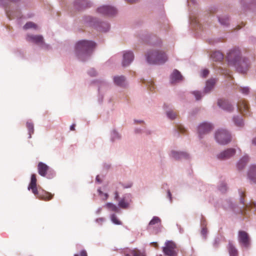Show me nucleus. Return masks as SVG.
<instances>
[{
	"instance_id": "obj_48",
	"label": "nucleus",
	"mask_w": 256,
	"mask_h": 256,
	"mask_svg": "<svg viewBox=\"0 0 256 256\" xmlns=\"http://www.w3.org/2000/svg\"><path fill=\"white\" fill-rule=\"evenodd\" d=\"M192 24H196L197 26L198 27L200 28V25L198 24V22L196 20H192Z\"/></svg>"
},
{
	"instance_id": "obj_33",
	"label": "nucleus",
	"mask_w": 256,
	"mask_h": 256,
	"mask_svg": "<svg viewBox=\"0 0 256 256\" xmlns=\"http://www.w3.org/2000/svg\"><path fill=\"white\" fill-rule=\"evenodd\" d=\"M106 207L109 209L110 210L114 212H118V207L112 203H107L106 205Z\"/></svg>"
},
{
	"instance_id": "obj_38",
	"label": "nucleus",
	"mask_w": 256,
	"mask_h": 256,
	"mask_svg": "<svg viewBox=\"0 0 256 256\" xmlns=\"http://www.w3.org/2000/svg\"><path fill=\"white\" fill-rule=\"evenodd\" d=\"M239 90L244 94H248L250 92V88L248 86L240 87Z\"/></svg>"
},
{
	"instance_id": "obj_61",
	"label": "nucleus",
	"mask_w": 256,
	"mask_h": 256,
	"mask_svg": "<svg viewBox=\"0 0 256 256\" xmlns=\"http://www.w3.org/2000/svg\"><path fill=\"white\" fill-rule=\"evenodd\" d=\"M96 179L97 180H99V178H98V176L96 177Z\"/></svg>"
},
{
	"instance_id": "obj_36",
	"label": "nucleus",
	"mask_w": 256,
	"mask_h": 256,
	"mask_svg": "<svg viewBox=\"0 0 256 256\" xmlns=\"http://www.w3.org/2000/svg\"><path fill=\"white\" fill-rule=\"evenodd\" d=\"M220 243V238L218 236H216L214 238V240L212 242V246L214 248H218Z\"/></svg>"
},
{
	"instance_id": "obj_32",
	"label": "nucleus",
	"mask_w": 256,
	"mask_h": 256,
	"mask_svg": "<svg viewBox=\"0 0 256 256\" xmlns=\"http://www.w3.org/2000/svg\"><path fill=\"white\" fill-rule=\"evenodd\" d=\"M37 28V26L32 22H28L24 26V30H28L30 28H34L36 30Z\"/></svg>"
},
{
	"instance_id": "obj_4",
	"label": "nucleus",
	"mask_w": 256,
	"mask_h": 256,
	"mask_svg": "<svg viewBox=\"0 0 256 256\" xmlns=\"http://www.w3.org/2000/svg\"><path fill=\"white\" fill-rule=\"evenodd\" d=\"M215 139L220 145H226L231 141V135L226 130L221 129L216 132Z\"/></svg>"
},
{
	"instance_id": "obj_62",
	"label": "nucleus",
	"mask_w": 256,
	"mask_h": 256,
	"mask_svg": "<svg viewBox=\"0 0 256 256\" xmlns=\"http://www.w3.org/2000/svg\"><path fill=\"white\" fill-rule=\"evenodd\" d=\"M74 256H78V254H74Z\"/></svg>"
},
{
	"instance_id": "obj_57",
	"label": "nucleus",
	"mask_w": 256,
	"mask_h": 256,
	"mask_svg": "<svg viewBox=\"0 0 256 256\" xmlns=\"http://www.w3.org/2000/svg\"><path fill=\"white\" fill-rule=\"evenodd\" d=\"M190 2H192L194 4L196 2L195 0H190Z\"/></svg>"
},
{
	"instance_id": "obj_47",
	"label": "nucleus",
	"mask_w": 256,
	"mask_h": 256,
	"mask_svg": "<svg viewBox=\"0 0 256 256\" xmlns=\"http://www.w3.org/2000/svg\"><path fill=\"white\" fill-rule=\"evenodd\" d=\"M6 14H7L8 17L10 19H12V18H14V15L13 14H12L10 12L8 11V10H6Z\"/></svg>"
},
{
	"instance_id": "obj_58",
	"label": "nucleus",
	"mask_w": 256,
	"mask_h": 256,
	"mask_svg": "<svg viewBox=\"0 0 256 256\" xmlns=\"http://www.w3.org/2000/svg\"><path fill=\"white\" fill-rule=\"evenodd\" d=\"M98 192H99L100 194H102V192L100 190H98Z\"/></svg>"
},
{
	"instance_id": "obj_46",
	"label": "nucleus",
	"mask_w": 256,
	"mask_h": 256,
	"mask_svg": "<svg viewBox=\"0 0 256 256\" xmlns=\"http://www.w3.org/2000/svg\"><path fill=\"white\" fill-rule=\"evenodd\" d=\"M166 197L169 198L170 202H172V194L170 190H168L166 192Z\"/></svg>"
},
{
	"instance_id": "obj_43",
	"label": "nucleus",
	"mask_w": 256,
	"mask_h": 256,
	"mask_svg": "<svg viewBox=\"0 0 256 256\" xmlns=\"http://www.w3.org/2000/svg\"><path fill=\"white\" fill-rule=\"evenodd\" d=\"M239 194H240V202L241 204H244V206H245V204H244V199L243 198V196H244V192L241 190H239Z\"/></svg>"
},
{
	"instance_id": "obj_20",
	"label": "nucleus",
	"mask_w": 256,
	"mask_h": 256,
	"mask_svg": "<svg viewBox=\"0 0 256 256\" xmlns=\"http://www.w3.org/2000/svg\"><path fill=\"white\" fill-rule=\"evenodd\" d=\"M248 161V156H244L240 158L236 163V168L238 170H243Z\"/></svg>"
},
{
	"instance_id": "obj_12",
	"label": "nucleus",
	"mask_w": 256,
	"mask_h": 256,
	"mask_svg": "<svg viewBox=\"0 0 256 256\" xmlns=\"http://www.w3.org/2000/svg\"><path fill=\"white\" fill-rule=\"evenodd\" d=\"M98 12L104 15L112 16L117 13V10L109 6H104L98 8Z\"/></svg>"
},
{
	"instance_id": "obj_51",
	"label": "nucleus",
	"mask_w": 256,
	"mask_h": 256,
	"mask_svg": "<svg viewBox=\"0 0 256 256\" xmlns=\"http://www.w3.org/2000/svg\"><path fill=\"white\" fill-rule=\"evenodd\" d=\"M75 124H72L70 127V130H75Z\"/></svg>"
},
{
	"instance_id": "obj_16",
	"label": "nucleus",
	"mask_w": 256,
	"mask_h": 256,
	"mask_svg": "<svg viewBox=\"0 0 256 256\" xmlns=\"http://www.w3.org/2000/svg\"><path fill=\"white\" fill-rule=\"evenodd\" d=\"M182 80V76L177 70H174L170 75V82L172 84L180 82Z\"/></svg>"
},
{
	"instance_id": "obj_3",
	"label": "nucleus",
	"mask_w": 256,
	"mask_h": 256,
	"mask_svg": "<svg viewBox=\"0 0 256 256\" xmlns=\"http://www.w3.org/2000/svg\"><path fill=\"white\" fill-rule=\"evenodd\" d=\"M28 190H32L36 198L46 201L52 200L54 195L45 190H42V192L38 191L36 186V178L35 174H32L31 176V180L28 186Z\"/></svg>"
},
{
	"instance_id": "obj_26",
	"label": "nucleus",
	"mask_w": 256,
	"mask_h": 256,
	"mask_svg": "<svg viewBox=\"0 0 256 256\" xmlns=\"http://www.w3.org/2000/svg\"><path fill=\"white\" fill-rule=\"evenodd\" d=\"M233 122L237 126L241 127L244 125L243 120L240 116H234L233 117Z\"/></svg>"
},
{
	"instance_id": "obj_18",
	"label": "nucleus",
	"mask_w": 256,
	"mask_h": 256,
	"mask_svg": "<svg viewBox=\"0 0 256 256\" xmlns=\"http://www.w3.org/2000/svg\"><path fill=\"white\" fill-rule=\"evenodd\" d=\"M216 82V80L214 78L208 80L206 82V86L204 90V94H207L213 90Z\"/></svg>"
},
{
	"instance_id": "obj_28",
	"label": "nucleus",
	"mask_w": 256,
	"mask_h": 256,
	"mask_svg": "<svg viewBox=\"0 0 256 256\" xmlns=\"http://www.w3.org/2000/svg\"><path fill=\"white\" fill-rule=\"evenodd\" d=\"M192 94L195 96L196 100H200L202 98L205 94L204 93V91L202 92L198 90L193 91L192 92Z\"/></svg>"
},
{
	"instance_id": "obj_5",
	"label": "nucleus",
	"mask_w": 256,
	"mask_h": 256,
	"mask_svg": "<svg viewBox=\"0 0 256 256\" xmlns=\"http://www.w3.org/2000/svg\"><path fill=\"white\" fill-rule=\"evenodd\" d=\"M162 252L165 256H178V250L175 242L172 240H166L162 247Z\"/></svg>"
},
{
	"instance_id": "obj_14",
	"label": "nucleus",
	"mask_w": 256,
	"mask_h": 256,
	"mask_svg": "<svg viewBox=\"0 0 256 256\" xmlns=\"http://www.w3.org/2000/svg\"><path fill=\"white\" fill-rule=\"evenodd\" d=\"M170 156L176 160H180L182 159L187 160L190 158V155L188 153L184 152L176 151L174 150L171 151Z\"/></svg>"
},
{
	"instance_id": "obj_17",
	"label": "nucleus",
	"mask_w": 256,
	"mask_h": 256,
	"mask_svg": "<svg viewBox=\"0 0 256 256\" xmlns=\"http://www.w3.org/2000/svg\"><path fill=\"white\" fill-rule=\"evenodd\" d=\"M134 56L132 52H126L123 55L122 66H128L133 60Z\"/></svg>"
},
{
	"instance_id": "obj_52",
	"label": "nucleus",
	"mask_w": 256,
	"mask_h": 256,
	"mask_svg": "<svg viewBox=\"0 0 256 256\" xmlns=\"http://www.w3.org/2000/svg\"><path fill=\"white\" fill-rule=\"evenodd\" d=\"M114 195H115V199L116 200H118V198L119 197L118 192H116L115 193H114Z\"/></svg>"
},
{
	"instance_id": "obj_54",
	"label": "nucleus",
	"mask_w": 256,
	"mask_h": 256,
	"mask_svg": "<svg viewBox=\"0 0 256 256\" xmlns=\"http://www.w3.org/2000/svg\"><path fill=\"white\" fill-rule=\"evenodd\" d=\"M252 143L253 144L256 146V138H254L252 140Z\"/></svg>"
},
{
	"instance_id": "obj_8",
	"label": "nucleus",
	"mask_w": 256,
	"mask_h": 256,
	"mask_svg": "<svg viewBox=\"0 0 256 256\" xmlns=\"http://www.w3.org/2000/svg\"><path fill=\"white\" fill-rule=\"evenodd\" d=\"M212 129L213 126L210 123L204 122L200 124L198 127L199 138H203L204 136L208 134Z\"/></svg>"
},
{
	"instance_id": "obj_63",
	"label": "nucleus",
	"mask_w": 256,
	"mask_h": 256,
	"mask_svg": "<svg viewBox=\"0 0 256 256\" xmlns=\"http://www.w3.org/2000/svg\"><path fill=\"white\" fill-rule=\"evenodd\" d=\"M160 18H162V14H161V16H160Z\"/></svg>"
},
{
	"instance_id": "obj_45",
	"label": "nucleus",
	"mask_w": 256,
	"mask_h": 256,
	"mask_svg": "<svg viewBox=\"0 0 256 256\" xmlns=\"http://www.w3.org/2000/svg\"><path fill=\"white\" fill-rule=\"evenodd\" d=\"M88 74L92 76H94L96 75V72L94 69L92 68L88 71Z\"/></svg>"
},
{
	"instance_id": "obj_53",
	"label": "nucleus",
	"mask_w": 256,
	"mask_h": 256,
	"mask_svg": "<svg viewBox=\"0 0 256 256\" xmlns=\"http://www.w3.org/2000/svg\"><path fill=\"white\" fill-rule=\"evenodd\" d=\"M104 220V219L103 218H100L96 220V221L98 222H102Z\"/></svg>"
},
{
	"instance_id": "obj_25",
	"label": "nucleus",
	"mask_w": 256,
	"mask_h": 256,
	"mask_svg": "<svg viewBox=\"0 0 256 256\" xmlns=\"http://www.w3.org/2000/svg\"><path fill=\"white\" fill-rule=\"evenodd\" d=\"M114 82L116 84L122 86L125 84V78L123 76H115L114 78Z\"/></svg>"
},
{
	"instance_id": "obj_49",
	"label": "nucleus",
	"mask_w": 256,
	"mask_h": 256,
	"mask_svg": "<svg viewBox=\"0 0 256 256\" xmlns=\"http://www.w3.org/2000/svg\"><path fill=\"white\" fill-rule=\"evenodd\" d=\"M151 246L155 248H158V244L157 242H152L150 244Z\"/></svg>"
},
{
	"instance_id": "obj_41",
	"label": "nucleus",
	"mask_w": 256,
	"mask_h": 256,
	"mask_svg": "<svg viewBox=\"0 0 256 256\" xmlns=\"http://www.w3.org/2000/svg\"><path fill=\"white\" fill-rule=\"evenodd\" d=\"M159 218L158 217L154 218L150 222L149 226H152L159 222Z\"/></svg>"
},
{
	"instance_id": "obj_37",
	"label": "nucleus",
	"mask_w": 256,
	"mask_h": 256,
	"mask_svg": "<svg viewBox=\"0 0 256 256\" xmlns=\"http://www.w3.org/2000/svg\"><path fill=\"white\" fill-rule=\"evenodd\" d=\"M111 220L116 224H122L121 222L117 218L116 216L113 214L110 216Z\"/></svg>"
},
{
	"instance_id": "obj_27",
	"label": "nucleus",
	"mask_w": 256,
	"mask_h": 256,
	"mask_svg": "<svg viewBox=\"0 0 256 256\" xmlns=\"http://www.w3.org/2000/svg\"><path fill=\"white\" fill-rule=\"evenodd\" d=\"M256 2V0H241V4L244 7L250 8V5L254 4Z\"/></svg>"
},
{
	"instance_id": "obj_9",
	"label": "nucleus",
	"mask_w": 256,
	"mask_h": 256,
	"mask_svg": "<svg viewBox=\"0 0 256 256\" xmlns=\"http://www.w3.org/2000/svg\"><path fill=\"white\" fill-rule=\"evenodd\" d=\"M236 153L234 148H228L220 152L216 155L217 159L220 160H225L233 157Z\"/></svg>"
},
{
	"instance_id": "obj_35",
	"label": "nucleus",
	"mask_w": 256,
	"mask_h": 256,
	"mask_svg": "<svg viewBox=\"0 0 256 256\" xmlns=\"http://www.w3.org/2000/svg\"><path fill=\"white\" fill-rule=\"evenodd\" d=\"M218 190L222 193H224L227 190V186L226 184L224 182H221L218 186Z\"/></svg>"
},
{
	"instance_id": "obj_40",
	"label": "nucleus",
	"mask_w": 256,
	"mask_h": 256,
	"mask_svg": "<svg viewBox=\"0 0 256 256\" xmlns=\"http://www.w3.org/2000/svg\"><path fill=\"white\" fill-rule=\"evenodd\" d=\"M148 88L150 91H153L155 88V85L154 82L152 81L149 82L148 83Z\"/></svg>"
},
{
	"instance_id": "obj_22",
	"label": "nucleus",
	"mask_w": 256,
	"mask_h": 256,
	"mask_svg": "<svg viewBox=\"0 0 256 256\" xmlns=\"http://www.w3.org/2000/svg\"><path fill=\"white\" fill-rule=\"evenodd\" d=\"M163 108L166 110V117L170 120H174L176 118V114L175 112H174L170 108L167 110V106L164 104L163 106Z\"/></svg>"
},
{
	"instance_id": "obj_19",
	"label": "nucleus",
	"mask_w": 256,
	"mask_h": 256,
	"mask_svg": "<svg viewBox=\"0 0 256 256\" xmlns=\"http://www.w3.org/2000/svg\"><path fill=\"white\" fill-rule=\"evenodd\" d=\"M248 176L252 182H256V165H251L248 172Z\"/></svg>"
},
{
	"instance_id": "obj_23",
	"label": "nucleus",
	"mask_w": 256,
	"mask_h": 256,
	"mask_svg": "<svg viewBox=\"0 0 256 256\" xmlns=\"http://www.w3.org/2000/svg\"><path fill=\"white\" fill-rule=\"evenodd\" d=\"M210 57L214 61L220 62L223 60L224 55L220 52L216 51L212 54Z\"/></svg>"
},
{
	"instance_id": "obj_39",
	"label": "nucleus",
	"mask_w": 256,
	"mask_h": 256,
	"mask_svg": "<svg viewBox=\"0 0 256 256\" xmlns=\"http://www.w3.org/2000/svg\"><path fill=\"white\" fill-rule=\"evenodd\" d=\"M161 64H164L168 60V56L164 52L161 51Z\"/></svg>"
},
{
	"instance_id": "obj_7",
	"label": "nucleus",
	"mask_w": 256,
	"mask_h": 256,
	"mask_svg": "<svg viewBox=\"0 0 256 256\" xmlns=\"http://www.w3.org/2000/svg\"><path fill=\"white\" fill-rule=\"evenodd\" d=\"M238 241L240 244L246 248H248L250 246V238L248 234L244 231L240 230L238 232Z\"/></svg>"
},
{
	"instance_id": "obj_50",
	"label": "nucleus",
	"mask_w": 256,
	"mask_h": 256,
	"mask_svg": "<svg viewBox=\"0 0 256 256\" xmlns=\"http://www.w3.org/2000/svg\"><path fill=\"white\" fill-rule=\"evenodd\" d=\"M80 256H87V253L86 252V251L85 250H82L81 252H80Z\"/></svg>"
},
{
	"instance_id": "obj_44",
	"label": "nucleus",
	"mask_w": 256,
	"mask_h": 256,
	"mask_svg": "<svg viewBox=\"0 0 256 256\" xmlns=\"http://www.w3.org/2000/svg\"><path fill=\"white\" fill-rule=\"evenodd\" d=\"M246 208H252L254 209L255 211H256V203H250L246 204Z\"/></svg>"
},
{
	"instance_id": "obj_11",
	"label": "nucleus",
	"mask_w": 256,
	"mask_h": 256,
	"mask_svg": "<svg viewBox=\"0 0 256 256\" xmlns=\"http://www.w3.org/2000/svg\"><path fill=\"white\" fill-rule=\"evenodd\" d=\"M147 61L148 63L154 64L160 60V54L158 50H152L146 55Z\"/></svg>"
},
{
	"instance_id": "obj_21",
	"label": "nucleus",
	"mask_w": 256,
	"mask_h": 256,
	"mask_svg": "<svg viewBox=\"0 0 256 256\" xmlns=\"http://www.w3.org/2000/svg\"><path fill=\"white\" fill-rule=\"evenodd\" d=\"M227 248L230 256H238V250L231 241L228 242Z\"/></svg>"
},
{
	"instance_id": "obj_60",
	"label": "nucleus",
	"mask_w": 256,
	"mask_h": 256,
	"mask_svg": "<svg viewBox=\"0 0 256 256\" xmlns=\"http://www.w3.org/2000/svg\"><path fill=\"white\" fill-rule=\"evenodd\" d=\"M252 40L254 42H256V39H255V38L254 39V40Z\"/></svg>"
},
{
	"instance_id": "obj_1",
	"label": "nucleus",
	"mask_w": 256,
	"mask_h": 256,
	"mask_svg": "<svg viewBox=\"0 0 256 256\" xmlns=\"http://www.w3.org/2000/svg\"><path fill=\"white\" fill-rule=\"evenodd\" d=\"M226 59L228 64L234 66L240 73L245 74L249 69L250 62L247 58L242 56L238 48H234L230 50Z\"/></svg>"
},
{
	"instance_id": "obj_59",
	"label": "nucleus",
	"mask_w": 256,
	"mask_h": 256,
	"mask_svg": "<svg viewBox=\"0 0 256 256\" xmlns=\"http://www.w3.org/2000/svg\"><path fill=\"white\" fill-rule=\"evenodd\" d=\"M104 196H105V197H106V199L108 197V194H104Z\"/></svg>"
},
{
	"instance_id": "obj_56",
	"label": "nucleus",
	"mask_w": 256,
	"mask_h": 256,
	"mask_svg": "<svg viewBox=\"0 0 256 256\" xmlns=\"http://www.w3.org/2000/svg\"><path fill=\"white\" fill-rule=\"evenodd\" d=\"M4 0H0V4H3L4 1Z\"/></svg>"
},
{
	"instance_id": "obj_10",
	"label": "nucleus",
	"mask_w": 256,
	"mask_h": 256,
	"mask_svg": "<svg viewBox=\"0 0 256 256\" xmlns=\"http://www.w3.org/2000/svg\"><path fill=\"white\" fill-rule=\"evenodd\" d=\"M38 172L42 176L51 178L53 176L52 172L50 171V168L45 164L40 162L38 166Z\"/></svg>"
},
{
	"instance_id": "obj_13",
	"label": "nucleus",
	"mask_w": 256,
	"mask_h": 256,
	"mask_svg": "<svg viewBox=\"0 0 256 256\" xmlns=\"http://www.w3.org/2000/svg\"><path fill=\"white\" fill-rule=\"evenodd\" d=\"M218 105L220 108L228 112L233 111L234 108V107L225 99H219L218 101Z\"/></svg>"
},
{
	"instance_id": "obj_6",
	"label": "nucleus",
	"mask_w": 256,
	"mask_h": 256,
	"mask_svg": "<svg viewBox=\"0 0 256 256\" xmlns=\"http://www.w3.org/2000/svg\"><path fill=\"white\" fill-rule=\"evenodd\" d=\"M26 40L30 42L34 43L42 48L48 49L49 45L45 43L44 38L41 35L27 34L26 38Z\"/></svg>"
},
{
	"instance_id": "obj_15",
	"label": "nucleus",
	"mask_w": 256,
	"mask_h": 256,
	"mask_svg": "<svg viewBox=\"0 0 256 256\" xmlns=\"http://www.w3.org/2000/svg\"><path fill=\"white\" fill-rule=\"evenodd\" d=\"M238 110L244 115L250 114L249 107L244 100H240L237 104Z\"/></svg>"
},
{
	"instance_id": "obj_24",
	"label": "nucleus",
	"mask_w": 256,
	"mask_h": 256,
	"mask_svg": "<svg viewBox=\"0 0 256 256\" xmlns=\"http://www.w3.org/2000/svg\"><path fill=\"white\" fill-rule=\"evenodd\" d=\"M218 20L222 26H228L229 25V18L227 16H220Z\"/></svg>"
},
{
	"instance_id": "obj_34",
	"label": "nucleus",
	"mask_w": 256,
	"mask_h": 256,
	"mask_svg": "<svg viewBox=\"0 0 256 256\" xmlns=\"http://www.w3.org/2000/svg\"><path fill=\"white\" fill-rule=\"evenodd\" d=\"M118 206L122 208H126L128 207L129 203L128 202H126L125 199L123 198L120 201Z\"/></svg>"
},
{
	"instance_id": "obj_55",
	"label": "nucleus",
	"mask_w": 256,
	"mask_h": 256,
	"mask_svg": "<svg viewBox=\"0 0 256 256\" xmlns=\"http://www.w3.org/2000/svg\"><path fill=\"white\" fill-rule=\"evenodd\" d=\"M138 0H128L130 3H134L137 2Z\"/></svg>"
},
{
	"instance_id": "obj_29",
	"label": "nucleus",
	"mask_w": 256,
	"mask_h": 256,
	"mask_svg": "<svg viewBox=\"0 0 256 256\" xmlns=\"http://www.w3.org/2000/svg\"><path fill=\"white\" fill-rule=\"evenodd\" d=\"M26 128L28 130L29 138H31L32 134L34 132V124L31 122H26Z\"/></svg>"
},
{
	"instance_id": "obj_2",
	"label": "nucleus",
	"mask_w": 256,
	"mask_h": 256,
	"mask_svg": "<svg viewBox=\"0 0 256 256\" xmlns=\"http://www.w3.org/2000/svg\"><path fill=\"white\" fill-rule=\"evenodd\" d=\"M96 46V43L92 41L86 40L79 41L76 45V54L79 59L85 60L86 58L90 55Z\"/></svg>"
},
{
	"instance_id": "obj_31",
	"label": "nucleus",
	"mask_w": 256,
	"mask_h": 256,
	"mask_svg": "<svg viewBox=\"0 0 256 256\" xmlns=\"http://www.w3.org/2000/svg\"><path fill=\"white\" fill-rule=\"evenodd\" d=\"M201 224L202 226V229L201 230V234L204 236V239L206 238L207 229L206 227V224L204 220L202 221Z\"/></svg>"
},
{
	"instance_id": "obj_30",
	"label": "nucleus",
	"mask_w": 256,
	"mask_h": 256,
	"mask_svg": "<svg viewBox=\"0 0 256 256\" xmlns=\"http://www.w3.org/2000/svg\"><path fill=\"white\" fill-rule=\"evenodd\" d=\"M222 206L225 209L233 208V204L230 200H226L222 203Z\"/></svg>"
},
{
	"instance_id": "obj_42",
	"label": "nucleus",
	"mask_w": 256,
	"mask_h": 256,
	"mask_svg": "<svg viewBox=\"0 0 256 256\" xmlns=\"http://www.w3.org/2000/svg\"><path fill=\"white\" fill-rule=\"evenodd\" d=\"M209 74V71L208 70L204 69L202 70L200 73V76L202 78H206Z\"/></svg>"
}]
</instances>
